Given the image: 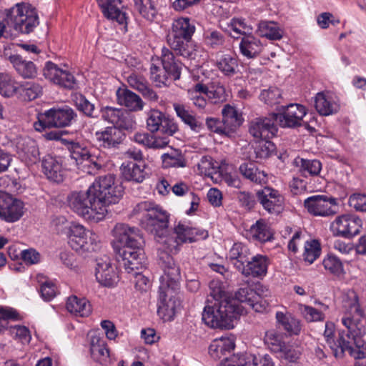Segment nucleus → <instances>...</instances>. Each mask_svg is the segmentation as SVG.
<instances>
[{
    "label": "nucleus",
    "instance_id": "obj_63",
    "mask_svg": "<svg viewBox=\"0 0 366 366\" xmlns=\"http://www.w3.org/2000/svg\"><path fill=\"white\" fill-rule=\"evenodd\" d=\"M300 311L307 322L322 321L325 319V315L319 310L309 305H300Z\"/></svg>",
    "mask_w": 366,
    "mask_h": 366
},
{
    "label": "nucleus",
    "instance_id": "obj_29",
    "mask_svg": "<svg viewBox=\"0 0 366 366\" xmlns=\"http://www.w3.org/2000/svg\"><path fill=\"white\" fill-rule=\"evenodd\" d=\"M42 168L44 174L50 180L58 183L64 180L65 171L63 169L61 158L46 155L43 158Z\"/></svg>",
    "mask_w": 366,
    "mask_h": 366
},
{
    "label": "nucleus",
    "instance_id": "obj_44",
    "mask_svg": "<svg viewBox=\"0 0 366 366\" xmlns=\"http://www.w3.org/2000/svg\"><path fill=\"white\" fill-rule=\"evenodd\" d=\"M259 36L270 40H280L283 36V30L274 21H261L258 24Z\"/></svg>",
    "mask_w": 366,
    "mask_h": 366
},
{
    "label": "nucleus",
    "instance_id": "obj_9",
    "mask_svg": "<svg viewBox=\"0 0 366 366\" xmlns=\"http://www.w3.org/2000/svg\"><path fill=\"white\" fill-rule=\"evenodd\" d=\"M68 243L80 254L97 252L101 247L99 236L79 224H71L68 229Z\"/></svg>",
    "mask_w": 366,
    "mask_h": 366
},
{
    "label": "nucleus",
    "instance_id": "obj_28",
    "mask_svg": "<svg viewBox=\"0 0 366 366\" xmlns=\"http://www.w3.org/2000/svg\"><path fill=\"white\" fill-rule=\"evenodd\" d=\"M173 234L177 235L182 244L204 239L208 235L206 231H200L192 227L189 222L182 221L175 224Z\"/></svg>",
    "mask_w": 366,
    "mask_h": 366
},
{
    "label": "nucleus",
    "instance_id": "obj_37",
    "mask_svg": "<svg viewBox=\"0 0 366 366\" xmlns=\"http://www.w3.org/2000/svg\"><path fill=\"white\" fill-rule=\"evenodd\" d=\"M127 82L131 87L140 92L144 99L153 102L158 101V95L149 86L144 77L133 73L127 77Z\"/></svg>",
    "mask_w": 366,
    "mask_h": 366
},
{
    "label": "nucleus",
    "instance_id": "obj_50",
    "mask_svg": "<svg viewBox=\"0 0 366 366\" xmlns=\"http://www.w3.org/2000/svg\"><path fill=\"white\" fill-rule=\"evenodd\" d=\"M134 9L148 21H153L157 15V9L152 0H133Z\"/></svg>",
    "mask_w": 366,
    "mask_h": 366
},
{
    "label": "nucleus",
    "instance_id": "obj_23",
    "mask_svg": "<svg viewBox=\"0 0 366 366\" xmlns=\"http://www.w3.org/2000/svg\"><path fill=\"white\" fill-rule=\"evenodd\" d=\"M119 256L122 258V265L129 274L141 270L144 267V253L142 248L136 249H121Z\"/></svg>",
    "mask_w": 366,
    "mask_h": 366
},
{
    "label": "nucleus",
    "instance_id": "obj_49",
    "mask_svg": "<svg viewBox=\"0 0 366 366\" xmlns=\"http://www.w3.org/2000/svg\"><path fill=\"white\" fill-rule=\"evenodd\" d=\"M301 355V348L297 345L286 342L277 352V356L289 362H297Z\"/></svg>",
    "mask_w": 366,
    "mask_h": 366
},
{
    "label": "nucleus",
    "instance_id": "obj_57",
    "mask_svg": "<svg viewBox=\"0 0 366 366\" xmlns=\"http://www.w3.org/2000/svg\"><path fill=\"white\" fill-rule=\"evenodd\" d=\"M257 299H260V295L249 286H245L239 288L235 292L234 299H232V300L238 301L248 305L249 302H252V301H254ZM235 302L237 303V302Z\"/></svg>",
    "mask_w": 366,
    "mask_h": 366
},
{
    "label": "nucleus",
    "instance_id": "obj_45",
    "mask_svg": "<svg viewBox=\"0 0 366 366\" xmlns=\"http://www.w3.org/2000/svg\"><path fill=\"white\" fill-rule=\"evenodd\" d=\"M295 165L305 177L317 176L322 169V163L317 159H307L297 157L294 160Z\"/></svg>",
    "mask_w": 366,
    "mask_h": 366
},
{
    "label": "nucleus",
    "instance_id": "obj_13",
    "mask_svg": "<svg viewBox=\"0 0 366 366\" xmlns=\"http://www.w3.org/2000/svg\"><path fill=\"white\" fill-rule=\"evenodd\" d=\"M274 113L268 117H257L251 120L249 133L256 140H268L274 137L278 132Z\"/></svg>",
    "mask_w": 366,
    "mask_h": 366
},
{
    "label": "nucleus",
    "instance_id": "obj_40",
    "mask_svg": "<svg viewBox=\"0 0 366 366\" xmlns=\"http://www.w3.org/2000/svg\"><path fill=\"white\" fill-rule=\"evenodd\" d=\"M116 94L117 102L130 111H140L144 107V102L140 97L127 89L119 88Z\"/></svg>",
    "mask_w": 366,
    "mask_h": 366
},
{
    "label": "nucleus",
    "instance_id": "obj_6",
    "mask_svg": "<svg viewBox=\"0 0 366 366\" xmlns=\"http://www.w3.org/2000/svg\"><path fill=\"white\" fill-rule=\"evenodd\" d=\"M69 207L79 216L91 223L102 221L108 210L99 205L89 187L86 191L72 192L67 197Z\"/></svg>",
    "mask_w": 366,
    "mask_h": 366
},
{
    "label": "nucleus",
    "instance_id": "obj_60",
    "mask_svg": "<svg viewBox=\"0 0 366 366\" xmlns=\"http://www.w3.org/2000/svg\"><path fill=\"white\" fill-rule=\"evenodd\" d=\"M281 98V91L277 87H269L267 89H264L259 95L260 100L269 106L280 104Z\"/></svg>",
    "mask_w": 366,
    "mask_h": 366
},
{
    "label": "nucleus",
    "instance_id": "obj_47",
    "mask_svg": "<svg viewBox=\"0 0 366 366\" xmlns=\"http://www.w3.org/2000/svg\"><path fill=\"white\" fill-rule=\"evenodd\" d=\"M42 92L43 88L37 82L25 81L19 86V93L24 100H34L39 97Z\"/></svg>",
    "mask_w": 366,
    "mask_h": 366
},
{
    "label": "nucleus",
    "instance_id": "obj_61",
    "mask_svg": "<svg viewBox=\"0 0 366 366\" xmlns=\"http://www.w3.org/2000/svg\"><path fill=\"white\" fill-rule=\"evenodd\" d=\"M264 342L267 345L271 351L276 355L280 351V350H281L282 345L286 343L282 341L280 335L272 330L266 332L264 336Z\"/></svg>",
    "mask_w": 366,
    "mask_h": 366
},
{
    "label": "nucleus",
    "instance_id": "obj_43",
    "mask_svg": "<svg viewBox=\"0 0 366 366\" xmlns=\"http://www.w3.org/2000/svg\"><path fill=\"white\" fill-rule=\"evenodd\" d=\"M90 352L94 360L100 364L106 363L109 358V351L106 342L97 337L92 338Z\"/></svg>",
    "mask_w": 366,
    "mask_h": 366
},
{
    "label": "nucleus",
    "instance_id": "obj_18",
    "mask_svg": "<svg viewBox=\"0 0 366 366\" xmlns=\"http://www.w3.org/2000/svg\"><path fill=\"white\" fill-rule=\"evenodd\" d=\"M256 196L263 209L272 214H280L284 207V197L280 191L271 187L257 190Z\"/></svg>",
    "mask_w": 366,
    "mask_h": 366
},
{
    "label": "nucleus",
    "instance_id": "obj_15",
    "mask_svg": "<svg viewBox=\"0 0 366 366\" xmlns=\"http://www.w3.org/2000/svg\"><path fill=\"white\" fill-rule=\"evenodd\" d=\"M307 114L306 108L300 104H290L282 107V111L274 113L277 122L282 128H296L302 124L303 117Z\"/></svg>",
    "mask_w": 366,
    "mask_h": 366
},
{
    "label": "nucleus",
    "instance_id": "obj_58",
    "mask_svg": "<svg viewBox=\"0 0 366 366\" xmlns=\"http://www.w3.org/2000/svg\"><path fill=\"white\" fill-rule=\"evenodd\" d=\"M257 142L254 148L255 157L257 159H263L270 157L275 149L274 144L270 141V139L259 140Z\"/></svg>",
    "mask_w": 366,
    "mask_h": 366
},
{
    "label": "nucleus",
    "instance_id": "obj_48",
    "mask_svg": "<svg viewBox=\"0 0 366 366\" xmlns=\"http://www.w3.org/2000/svg\"><path fill=\"white\" fill-rule=\"evenodd\" d=\"M249 233L254 239L262 242L270 241L273 236L269 225L262 220L252 225Z\"/></svg>",
    "mask_w": 366,
    "mask_h": 366
},
{
    "label": "nucleus",
    "instance_id": "obj_62",
    "mask_svg": "<svg viewBox=\"0 0 366 366\" xmlns=\"http://www.w3.org/2000/svg\"><path fill=\"white\" fill-rule=\"evenodd\" d=\"M9 334L22 344H29L31 336L29 330L23 325H14L9 327Z\"/></svg>",
    "mask_w": 366,
    "mask_h": 366
},
{
    "label": "nucleus",
    "instance_id": "obj_34",
    "mask_svg": "<svg viewBox=\"0 0 366 366\" xmlns=\"http://www.w3.org/2000/svg\"><path fill=\"white\" fill-rule=\"evenodd\" d=\"M252 253L249 247L241 242L234 243L230 248L227 258L234 267L239 272L247 263Z\"/></svg>",
    "mask_w": 366,
    "mask_h": 366
},
{
    "label": "nucleus",
    "instance_id": "obj_36",
    "mask_svg": "<svg viewBox=\"0 0 366 366\" xmlns=\"http://www.w3.org/2000/svg\"><path fill=\"white\" fill-rule=\"evenodd\" d=\"M66 308L69 313L79 317H89L92 312V307L89 300L76 295L68 297Z\"/></svg>",
    "mask_w": 366,
    "mask_h": 366
},
{
    "label": "nucleus",
    "instance_id": "obj_10",
    "mask_svg": "<svg viewBox=\"0 0 366 366\" xmlns=\"http://www.w3.org/2000/svg\"><path fill=\"white\" fill-rule=\"evenodd\" d=\"M161 62L163 69L154 63L150 66V79L158 87L167 84L168 76L174 80L179 79L182 69V64L175 60L173 53L168 48H162Z\"/></svg>",
    "mask_w": 366,
    "mask_h": 366
},
{
    "label": "nucleus",
    "instance_id": "obj_42",
    "mask_svg": "<svg viewBox=\"0 0 366 366\" xmlns=\"http://www.w3.org/2000/svg\"><path fill=\"white\" fill-rule=\"evenodd\" d=\"M239 170L244 178L256 184H262L267 181V174L264 171L259 170L252 162L242 164Z\"/></svg>",
    "mask_w": 366,
    "mask_h": 366
},
{
    "label": "nucleus",
    "instance_id": "obj_59",
    "mask_svg": "<svg viewBox=\"0 0 366 366\" xmlns=\"http://www.w3.org/2000/svg\"><path fill=\"white\" fill-rule=\"evenodd\" d=\"M204 39L207 46L212 49H218L224 44V36L222 32L209 29L204 34Z\"/></svg>",
    "mask_w": 366,
    "mask_h": 366
},
{
    "label": "nucleus",
    "instance_id": "obj_56",
    "mask_svg": "<svg viewBox=\"0 0 366 366\" xmlns=\"http://www.w3.org/2000/svg\"><path fill=\"white\" fill-rule=\"evenodd\" d=\"M198 170L205 176L212 177L219 172V164L209 156H204L197 164Z\"/></svg>",
    "mask_w": 366,
    "mask_h": 366
},
{
    "label": "nucleus",
    "instance_id": "obj_33",
    "mask_svg": "<svg viewBox=\"0 0 366 366\" xmlns=\"http://www.w3.org/2000/svg\"><path fill=\"white\" fill-rule=\"evenodd\" d=\"M214 66L226 77L231 78L239 72V61L235 55L229 54L218 55Z\"/></svg>",
    "mask_w": 366,
    "mask_h": 366
},
{
    "label": "nucleus",
    "instance_id": "obj_24",
    "mask_svg": "<svg viewBox=\"0 0 366 366\" xmlns=\"http://www.w3.org/2000/svg\"><path fill=\"white\" fill-rule=\"evenodd\" d=\"M105 18L121 25L127 24V14L122 10L121 0H97Z\"/></svg>",
    "mask_w": 366,
    "mask_h": 366
},
{
    "label": "nucleus",
    "instance_id": "obj_46",
    "mask_svg": "<svg viewBox=\"0 0 366 366\" xmlns=\"http://www.w3.org/2000/svg\"><path fill=\"white\" fill-rule=\"evenodd\" d=\"M276 319L278 324L290 335H297L300 332V322L290 314L277 312L276 313Z\"/></svg>",
    "mask_w": 366,
    "mask_h": 366
},
{
    "label": "nucleus",
    "instance_id": "obj_20",
    "mask_svg": "<svg viewBox=\"0 0 366 366\" xmlns=\"http://www.w3.org/2000/svg\"><path fill=\"white\" fill-rule=\"evenodd\" d=\"M76 113L68 106L54 107L46 111V122L49 124V127H69L76 120Z\"/></svg>",
    "mask_w": 366,
    "mask_h": 366
},
{
    "label": "nucleus",
    "instance_id": "obj_19",
    "mask_svg": "<svg viewBox=\"0 0 366 366\" xmlns=\"http://www.w3.org/2000/svg\"><path fill=\"white\" fill-rule=\"evenodd\" d=\"M147 127L152 133L159 131L167 136H172L177 131V124L157 109H152L148 112Z\"/></svg>",
    "mask_w": 366,
    "mask_h": 366
},
{
    "label": "nucleus",
    "instance_id": "obj_30",
    "mask_svg": "<svg viewBox=\"0 0 366 366\" xmlns=\"http://www.w3.org/2000/svg\"><path fill=\"white\" fill-rule=\"evenodd\" d=\"M222 116L227 136H230L235 132L244 122L242 114L230 104L224 106L222 109Z\"/></svg>",
    "mask_w": 366,
    "mask_h": 366
},
{
    "label": "nucleus",
    "instance_id": "obj_54",
    "mask_svg": "<svg viewBox=\"0 0 366 366\" xmlns=\"http://www.w3.org/2000/svg\"><path fill=\"white\" fill-rule=\"evenodd\" d=\"M322 264L324 268L334 276L339 277L345 274L342 262L334 255H327L323 259Z\"/></svg>",
    "mask_w": 366,
    "mask_h": 366
},
{
    "label": "nucleus",
    "instance_id": "obj_4",
    "mask_svg": "<svg viewBox=\"0 0 366 366\" xmlns=\"http://www.w3.org/2000/svg\"><path fill=\"white\" fill-rule=\"evenodd\" d=\"M196 30L194 21L188 17L174 19L167 35V43L177 54L189 59H195L199 52L197 45L192 41Z\"/></svg>",
    "mask_w": 366,
    "mask_h": 366
},
{
    "label": "nucleus",
    "instance_id": "obj_2",
    "mask_svg": "<svg viewBox=\"0 0 366 366\" xmlns=\"http://www.w3.org/2000/svg\"><path fill=\"white\" fill-rule=\"evenodd\" d=\"M365 315V309L360 303L358 295L355 291H349L343 297L341 318L342 324L347 330L339 332L332 349L335 357H343L345 352L360 343L362 320Z\"/></svg>",
    "mask_w": 366,
    "mask_h": 366
},
{
    "label": "nucleus",
    "instance_id": "obj_39",
    "mask_svg": "<svg viewBox=\"0 0 366 366\" xmlns=\"http://www.w3.org/2000/svg\"><path fill=\"white\" fill-rule=\"evenodd\" d=\"M173 108L177 116L192 131L200 132L202 130L204 124L185 105L174 103Z\"/></svg>",
    "mask_w": 366,
    "mask_h": 366
},
{
    "label": "nucleus",
    "instance_id": "obj_51",
    "mask_svg": "<svg viewBox=\"0 0 366 366\" xmlns=\"http://www.w3.org/2000/svg\"><path fill=\"white\" fill-rule=\"evenodd\" d=\"M321 254V245L317 239L306 241L302 254L303 259L308 264H312Z\"/></svg>",
    "mask_w": 366,
    "mask_h": 366
},
{
    "label": "nucleus",
    "instance_id": "obj_12",
    "mask_svg": "<svg viewBox=\"0 0 366 366\" xmlns=\"http://www.w3.org/2000/svg\"><path fill=\"white\" fill-rule=\"evenodd\" d=\"M113 236L123 247L122 249H138L142 248L144 240L140 230L124 223H118L113 229Z\"/></svg>",
    "mask_w": 366,
    "mask_h": 366
},
{
    "label": "nucleus",
    "instance_id": "obj_22",
    "mask_svg": "<svg viewBox=\"0 0 366 366\" xmlns=\"http://www.w3.org/2000/svg\"><path fill=\"white\" fill-rule=\"evenodd\" d=\"M102 117L105 121L114 124L117 128L129 130L132 129L135 125L132 115L121 109L106 107L102 109Z\"/></svg>",
    "mask_w": 366,
    "mask_h": 366
},
{
    "label": "nucleus",
    "instance_id": "obj_5",
    "mask_svg": "<svg viewBox=\"0 0 366 366\" xmlns=\"http://www.w3.org/2000/svg\"><path fill=\"white\" fill-rule=\"evenodd\" d=\"M132 216L148 232L162 234L168 229L169 215L167 212L154 202L143 201L133 209Z\"/></svg>",
    "mask_w": 366,
    "mask_h": 366
},
{
    "label": "nucleus",
    "instance_id": "obj_32",
    "mask_svg": "<svg viewBox=\"0 0 366 366\" xmlns=\"http://www.w3.org/2000/svg\"><path fill=\"white\" fill-rule=\"evenodd\" d=\"M124 135L116 127H108L102 131L95 132V138L100 147L104 148L116 147L123 140Z\"/></svg>",
    "mask_w": 366,
    "mask_h": 366
},
{
    "label": "nucleus",
    "instance_id": "obj_7",
    "mask_svg": "<svg viewBox=\"0 0 366 366\" xmlns=\"http://www.w3.org/2000/svg\"><path fill=\"white\" fill-rule=\"evenodd\" d=\"M5 20L14 31L28 34L39 25V16L36 9L27 3H18L14 6L6 9Z\"/></svg>",
    "mask_w": 366,
    "mask_h": 366
},
{
    "label": "nucleus",
    "instance_id": "obj_55",
    "mask_svg": "<svg viewBox=\"0 0 366 366\" xmlns=\"http://www.w3.org/2000/svg\"><path fill=\"white\" fill-rule=\"evenodd\" d=\"M19 92V86L15 81L8 74H0V94L4 97H10Z\"/></svg>",
    "mask_w": 366,
    "mask_h": 366
},
{
    "label": "nucleus",
    "instance_id": "obj_64",
    "mask_svg": "<svg viewBox=\"0 0 366 366\" xmlns=\"http://www.w3.org/2000/svg\"><path fill=\"white\" fill-rule=\"evenodd\" d=\"M252 355L245 354L239 356H233L222 361L219 366H252Z\"/></svg>",
    "mask_w": 366,
    "mask_h": 366
},
{
    "label": "nucleus",
    "instance_id": "obj_21",
    "mask_svg": "<svg viewBox=\"0 0 366 366\" xmlns=\"http://www.w3.org/2000/svg\"><path fill=\"white\" fill-rule=\"evenodd\" d=\"M43 75L50 81L68 89L76 84L74 76L68 71L60 69L56 64L46 61L43 69Z\"/></svg>",
    "mask_w": 366,
    "mask_h": 366
},
{
    "label": "nucleus",
    "instance_id": "obj_38",
    "mask_svg": "<svg viewBox=\"0 0 366 366\" xmlns=\"http://www.w3.org/2000/svg\"><path fill=\"white\" fill-rule=\"evenodd\" d=\"M145 167L144 162H129L127 164H122L121 167L122 176L127 181L142 182L147 176Z\"/></svg>",
    "mask_w": 366,
    "mask_h": 366
},
{
    "label": "nucleus",
    "instance_id": "obj_11",
    "mask_svg": "<svg viewBox=\"0 0 366 366\" xmlns=\"http://www.w3.org/2000/svg\"><path fill=\"white\" fill-rule=\"evenodd\" d=\"M64 142L79 172L94 174L101 168V162L96 156L91 154L87 147L74 141L64 140Z\"/></svg>",
    "mask_w": 366,
    "mask_h": 366
},
{
    "label": "nucleus",
    "instance_id": "obj_52",
    "mask_svg": "<svg viewBox=\"0 0 366 366\" xmlns=\"http://www.w3.org/2000/svg\"><path fill=\"white\" fill-rule=\"evenodd\" d=\"M162 166L164 168L169 167H184L186 160L184 155L177 150H174L170 153H164L161 157Z\"/></svg>",
    "mask_w": 366,
    "mask_h": 366
},
{
    "label": "nucleus",
    "instance_id": "obj_8",
    "mask_svg": "<svg viewBox=\"0 0 366 366\" xmlns=\"http://www.w3.org/2000/svg\"><path fill=\"white\" fill-rule=\"evenodd\" d=\"M122 187L115 182L113 174L99 177L89 187V192L94 197L99 207L107 209V206L117 203L123 196Z\"/></svg>",
    "mask_w": 366,
    "mask_h": 366
},
{
    "label": "nucleus",
    "instance_id": "obj_27",
    "mask_svg": "<svg viewBox=\"0 0 366 366\" xmlns=\"http://www.w3.org/2000/svg\"><path fill=\"white\" fill-rule=\"evenodd\" d=\"M239 49L242 56L247 59H253L262 54L264 45L259 38L250 33L241 38Z\"/></svg>",
    "mask_w": 366,
    "mask_h": 366
},
{
    "label": "nucleus",
    "instance_id": "obj_25",
    "mask_svg": "<svg viewBox=\"0 0 366 366\" xmlns=\"http://www.w3.org/2000/svg\"><path fill=\"white\" fill-rule=\"evenodd\" d=\"M269 259L267 256L257 254L250 257L242 269L239 271L245 277L262 278L267 273Z\"/></svg>",
    "mask_w": 366,
    "mask_h": 366
},
{
    "label": "nucleus",
    "instance_id": "obj_14",
    "mask_svg": "<svg viewBox=\"0 0 366 366\" xmlns=\"http://www.w3.org/2000/svg\"><path fill=\"white\" fill-rule=\"evenodd\" d=\"M25 212L24 203L9 194H0V219L8 223L19 221Z\"/></svg>",
    "mask_w": 366,
    "mask_h": 366
},
{
    "label": "nucleus",
    "instance_id": "obj_31",
    "mask_svg": "<svg viewBox=\"0 0 366 366\" xmlns=\"http://www.w3.org/2000/svg\"><path fill=\"white\" fill-rule=\"evenodd\" d=\"M19 154L30 163H36L40 159V152L37 143L29 137H19L16 142Z\"/></svg>",
    "mask_w": 366,
    "mask_h": 366
},
{
    "label": "nucleus",
    "instance_id": "obj_3",
    "mask_svg": "<svg viewBox=\"0 0 366 366\" xmlns=\"http://www.w3.org/2000/svg\"><path fill=\"white\" fill-rule=\"evenodd\" d=\"M211 296L217 302L214 306L204 307L203 322L212 328L231 329L233 322L243 313L242 307L234 300L227 298L222 283L213 280L209 285Z\"/></svg>",
    "mask_w": 366,
    "mask_h": 366
},
{
    "label": "nucleus",
    "instance_id": "obj_26",
    "mask_svg": "<svg viewBox=\"0 0 366 366\" xmlns=\"http://www.w3.org/2000/svg\"><path fill=\"white\" fill-rule=\"evenodd\" d=\"M315 107L317 112L322 116L333 114L340 109L337 97L328 92H321L316 94Z\"/></svg>",
    "mask_w": 366,
    "mask_h": 366
},
{
    "label": "nucleus",
    "instance_id": "obj_1",
    "mask_svg": "<svg viewBox=\"0 0 366 366\" xmlns=\"http://www.w3.org/2000/svg\"><path fill=\"white\" fill-rule=\"evenodd\" d=\"M155 234L156 241L162 245L159 252L158 263L163 270L160 277L157 312L164 320H171L180 306L176 292L179 287L180 269L169 253H177L182 244L177 235Z\"/></svg>",
    "mask_w": 366,
    "mask_h": 366
},
{
    "label": "nucleus",
    "instance_id": "obj_17",
    "mask_svg": "<svg viewBox=\"0 0 366 366\" xmlns=\"http://www.w3.org/2000/svg\"><path fill=\"white\" fill-rule=\"evenodd\" d=\"M362 220L355 216L342 214L330 224V230L335 236L350 238L360 232Z\"/></svg>",
    "mask_w": 366,
    "mask_h": 366
},
{
    "label": "nucleus",
    "instance_id": "obj_53",
    "mask_svg": "<svg viewBox=\"0 0 366 366\" xmlns=\"http://www.w3.org/2000/svg\"><path fill=\"white\" fill-rule=\"evenodd\" d=\"M72 101L76 109L89 117H95V106L81 94H75L72 96Z\"/></svg>",
    "mask_w": 366,
    "mask_h": 366
},
{
    "label": "nucleus",
    "instance_id": "obj_41",
    "mask_svg": "<svg viewBox=\"0 0 366 366\" xmlns=\"http://www.w3.org/2000/svg\"><path fill=\"white\" fill-rule=\"evenodd\" d=\"M234 348L232 338L222 337L214 340L209 347V354L214 360L221 359L229 354Z\"/></svg>",
    "mask_w": 366,
    "mask_h": 366
},
{
    "label": "nucleus",
    "instance_id": "obj_35",
    "mask_svg": "<svg viewBox=\"0 0 366 366\" xmlns=\"http://www.w3.org/2000/svg\"><path fill=\"white\" fill-rule=\"evenodd\" d=\"M9 61L18 74L22 78L34 79L37 76V67L33 61L26 60L18 54L11 55Z\"/></svg>",
    "mask_w": 366,
    "mask_h": 366
},
{
    "label": "nucleus",
    "instance_id": "obj_16",
    "mask_svg": "<svg viewBox=\"0 0 366 366\" xmlns=\"http://www.w3.org/2000/svg\"><path fill=\"white\" fill-rule=\"evenodd\" d=\"M337 204V199L327 195H313L304 202V206L309 213L320 217L335 214Z\"/></svg>",
    "mask_w": 366,
    "mask_h": 366
}]
</instances>
